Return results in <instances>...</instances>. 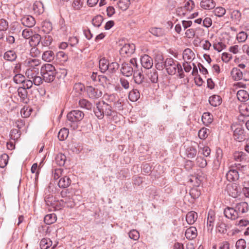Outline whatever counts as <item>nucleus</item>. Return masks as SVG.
<instances>
[{
	"mask_svg": "<svg viewBox=\"0 0 249 249\" xmlns=\"http://www.w3.org/2000/svg\"><path fill=\"white\" fill-rule=\"evenodd\" d=\"M194 52L189 48L184 50L183 53V58L185 61H191L195 58Z\"/></svg>",
	"mask_w": 249,
	"mask_h": 249,
	"instance_id": "24",
	"label": "nucleus"
},
{
	"mask_svg": "<svg viewBox=\"0 0 249 249\" xmlns=\"http://www.w3.org/2000/svg\"><path fill=\"white\" fill-rule=\"evenodd\" d=\"M94 112L95 116L99 119H102L105 115L107 116L112 115L111 107L104 101H99L96 104Z\"/></svg>",
	"mask_w": 249,
	"mask_h": 249,
	"instance_id": "2",
	"label": "nucleus"
},
{
	"mask_svg": "<svg viewBox=\"0 0 249 249\" xmlns=\"http://www.w3.org/2000/svg\"><path fill=\"white\" fill-rule=\"evenodd\" d=\"M25 77L21 74H16L13 77V81L18 84H23L25 82Z\"/></svg>",
	"mask_w": 249,
	"mask_h": 249,
	"instance_id": "46",
	"label": "nucleus"
},
{
	"mask_svg": "<svg viewBox=\"0 0 249 249\" xmlns=\"http://www.w3.org/2000/svg\"><path fill=\"white\" fill-rule=\"evenodd\" d=\"M121 71L122 74L126 77L131 76L134 72L133 68L130 63H123L122 65Z\"/></svg>",
	"mask_w": 249,
	"mask_h": 249,
	"instance_id": "7",
	"label": "nucleus"
},
{
	"mask_svg": "<svg viewBox=\"0 0 249 249\" xmlns=\"http://www.w3.org/2000/svg\"><path fill=\"white\" fill-rule=\"evenodd\" d=\"M237 97L241 102H246L249 99V94L245 90H239L237 93Z\"/></svg>",
	"mask_w": 249,
	"mask_h": 249,
	"instance_id": "23",
	"label": "nucleus"
},
{
	"mask_svg": "<svg viewBox=\"0 0 249 249\" xmlns=\"http://www.w3.org/2000/svg\"><path fill=\"white\" fill-rule=\"evenodd\" d=\"M208 131H209V130L205 128H203L201 129L198 131V136L201 139H205L208 136Z\"/></svg>",
	"mask_w": 249,
	"mask_h": 249,
	"instance_id": "62",
	"label": "nucleus"
},
{
	"mask_svg": "<svg viewBox=\"0 0 249 249\" xmlns=\"http://www.w3.org/2000/svg\"><path fill=\"white\" fill-rule=\"evenodd\" d=\"M69 130L66 128H63L60 129L58 134V138L60 141H64L68 136Z\"/></svg>",
	"mask_w": 249,
	"mask_h": 249,
	"instance_id": "41",
	"label": "nucleus"
},
{
	"mask_svg": "<svg viewBox=\"0 0 249 249\" xmlns=\"http://www.w3.org/2000/svg\"><path fill=\"white\" fill-rule=\"evenodd\" d=\"M196 161V164L201 168L205 167L207 164L206 160L201 157H198Z\"/></svg>",
	"mask_w": 249,
	"mask_h": 249,
	"instance_id": "54",
	"label": "nucleus"
},
{
	"mask_svg": "<svg viewBox=\"0 0 249 249\" xmlns=\"http://www.w3.org/2000/svg\"><path fill=\"white\" fill-rule=\"evenodd\" d=\"M209 101L212 106L217 107L221 103V98L219 96L214 95L209 98Z\"/></svg>",
	"mask_w": 249,
	"mask_h": 249,
	"instance_id": "29",
	"label": "nucleus"
},
{
	"mask_svg": "<svg viewBox=\"0 0 249 249\" xmlns=\"http://www.w3.org/2000/svg\"><path fill=\"white\" fill-rule=\"evenodd\" d=\"M119 67V65L117 62L108 63V69L107 70L110 72H115Z\"/></svg>",
	"mask_w": 249,
	"mask_h": 249,
	"instance_id": "58",
	"label": "nucleus"
},
{
	"mask_svg": "<svg viewBox=\"0 0 249 249\" xmlns=\"http://www.w3.org/2000/svg\"><path fill=\"white\" fill-rule=\"evenodd\" d=\"M234 159L237 161H241L245 159V154L242 152H235L233 154Z\"/></svg>",
	"mask_w": 249,
	"mask_h": 249,
	"instance_id": "56",
	"label": "nucleus"
},
{
	"mask_svg": "<svg viewBox=\"0 0 249 249\" xmlns=\"http://www.w3.org/2000/svg\"><path fill=\"white\" fill-rule=\"evenodd\" d=\"M55 160L58 165L59 166H63L66 161V157L63 154H58L55 158Z\"/></svg>",
	"mask_w": 249,
	"mask_h": 249,
	"instance_id": "43",
	"label": "nucleus"
},
{
	"mask_svg": "<svg viewBox=\"0 0 249 249\" xmlns=\"http://www.w3.org/2000/svg\"><path fill=\"white\" fill-rule=\"evenodd\" d=\"M197 235V230L195 227H190L185 231V235L189 240L195 239Z\"/></svg>",
	"mask_w": 249,
	"mask_h": 249,
	"instance_id": "14",
	"label": "nucleus"
},
{
	"mask_svg": "<svg viewBox=\"0 0 249 249\" xmlns=\"http://www.w3.org/2000/svg\"><path fill=\"white\" fill-rule=\"evenodd\" d=\"M18 95L20 97L21 100L24 103H28L29 99L27 97V91L25 88H19L18 89Z\"/></svg>",
	"mask_w": 249,
	"mask_h": 249,
	"instance_id": "20",
	"label": "nucleus"
},
{
	"mask_svg": "<svg viewBox=\"0 0 249 249\" xmlns=\"http://www.w3.org/2000/svg\"><path fill=\"white\" fill-rule=\"evenodd\" d=\"M53 38L51 36L45 35L41 41V44L43 46H49L52 43Z\"/></svg>",
	"mask_w": 249,
	"mask_h": 249,
	"instance_id": "48",
	"label": "nucleus"
},
{
	"mask_svg": "<svg viewBox=\"0 0 249 249\" xmlns=\"http://www.w3.org/2000/svg\"><path fill=\"white\" fill-rule=\"evenodd\" d=\"M32 109L27 107H24L20 111L21 116L23 118H27L31 115Z\"/></svg>",
	"mask_w": 249,
	"mask_h": 249,
	"instance_id": "50",
	"label": "nucleus"
},
{
	"mask_svg": "<svg viewBox=\"0 0 249 249\" xmlns=\"http://www.w3.org/2000/svg\"><path fill=\"white\" fill-rule=\"evenodd\" d=\"M164 66L169 74L174 75L178 71L180 78L184 77L185 75L181 65L172 58H168L165 60Z\"/></svg>",
	"mask_w": 249,
	"mask_h": 249,
	"instance_id": "1",
	"label": "nucleus"
},
{
	"mask_svg": "<svg viewBox=\"0 0 249 249\" xmlns=\"http://www.w3.org/2000/svg\"><path fill=\"white\" fill-rule=\"evenodd\" d=\"M62 204H65V205L68 208H72L75 205L74 198L73 196H69L68 197H65L62 199V202H61Z\"/></svg>",
	"mask_w": 249,
	"mask_h": 249,
	"instance_id": "25",
	"label": "nucleus"
},
{
	"mask_svg": "<svg viewBox=\"0 0 249 249\" xmlns=\"http://www.w3.org/2000/svg\"><path fill=\"white\" fill-rule=\"evenodd\" d=\"M195 7L194 1L190 0L187 1L183 7H179L177 9V12L180 13L181 10H186L187 11H191Z\"/></svg>",
	"mask_w": 249,
	"mask_h": 249,
	"instance_id": "28",
	"label": "nucleus"
},
{
	"mask_svg": "<svg viewBox=\"0 0 249 249\" xmlns=\"http://www.w3.org/2000/svg\"><path fill=\"white\" fill-rule=\"evenodd\" d=\"M23 25L28 28H31L36 24V20L35 18L30 15L24 16L20 19Z\"/></svg>",
	"mask_w": 249,
	"mask_h": 249,
	"instance_id": "9",
	"label": "nucleus"
},
{
	"mask_svg": "<svg viewBox=\"0 0 249 249\" xmlns=\"http://www.w3.org/2000/svg\"><path fill=\"white\" fill-rule=\"evenodd\" d=\"M241 17V14L238 10H234L231 13V18L232 19L239 21Z\"/></svg>",
	"mask_w": 249,
	"mask_h": 249,
	"instance_id": "59",
	"label": "nucleus"
},
{
	"mask_svg": "<svg viewBox=\"0 0 249 249\" xmlns=\"http://www.w3.org/2000/svg\"><path fill=\"white\" fill-rule=\"evenodd\" d=\"M16 58V53L14 51L12 50L6 52L4 54V58L8 61H14Z\"/></svg>",
	"mask_w": 249,
	"mask_h": 249,
	"instance_id": "37",
	"label": "nucleus"
},
{
	"mask_svg": "<svg viewBox=\"0 0 249 249\" xmlns=\"http://www.w3.org/2000/svg\"><path fill=\"white\" fill-rule=\"evenodd\" d=\"M246 246V242L245 240L241 239L238 240L236 243L237 249H245Z\"/></svg>",
	"mask_w": 249,
	"mask_h": 249,
	"instance_id": "63",
	"label": "nucleus"
},
{
	"mask_svg": "<svg viewBox=\"0 0 249 249\" xmlns=\"http://www.w3.org/2000/svg\"><path fill=\"white\" fill-rule=\"evenodd\" d=\"M103 18L101 15L95 16L92 20V24L97 27H99L103 21Z\"/></svg>",
	"mask_w": 249,
	"mask_h": 249,
	"instance_id": "45",
	"label": "nucleus"
},
{
	"mask_svg": "<svg viewBox=\"0 0 249 249\" xmlns=\"http://www.w3.org/2000/svg\"><path fill=\"white\" fill-rule=\"evenodd\" d=\"M231 74L235 80H239L243 77L242 72L236 68H234L232 70Z\"/></svg>",
	"mask_w": 249,
	"mask_h": 249,
	"instance_id": "36",
	"label": "nucleus"
},
{
	"mask_svg": "<svg viewBox=\"0 0 249 249\" xmlns=\"http://www.w3.org/2000/svg\"><path fill=\"white\" fill-rule=\"evenodd\" d=\"M155 61L157 62L156 64V67L157 69L162 70L163 68H165L164 62H163V57L162 55H158L155 59Z\"/></svg>",
	"mask_w": 249,
	"mask_h": 249,
	"instance_id": "32",
	"label": "nucleus"
},
{
	"mask_svg": "<svg viewBox=\"0 0 249 249\" xmlns=\"http://www.w3.org/2000/svg\"><path fill=\"white\" fill-rule=\"evenodd\" d=\"M87 92L89 97L92 99H98L101 97L103 94L102 91L96 88L91 86L87 88Z\"/></svg>",
	"mask_w": 249,
	"mask_h": 249,
	"instance_id": "6",
	"label": "nucleus"
},
{
	"mask_svg": "<svg viewBox=\"0 0 249 249\" xmlns=\"http://www.w3.org/2000/svg\"><path fill=\"white\" fill-rule=\"evenodd\" d=\"M40 73L43 79L46 82H51L53 81L56 74L54 67L51 64L43 65L40 69Z\"/></svg>",
	"mask_w": 249,
	"mask_h": 249,
	"instance_id": "3",
	"label": "nucleus"
},
{
	"mask_svg": "<svg viewBox=\"0 0 249 249\" xmlns=\"http://www.w3.org/2000/svg\"><path fill=\"white\" fill-rule=\"evenodd\" d=\"M129 237L134 240H138L140 238V234L136 230H132L128 233Z\"/></svg>",
	"mask_w": 249,
	"mask_h": 249,
	"instance_id": "51",
	"label": "nucleus"
},
{
	"mask_svg": "<svg viewBox=\"0 0 249 249\" xmlns=\"http://www.w3.org/2000/svg\"><path fill=\"white\" fill-rule=\"evenodd\" d=\"M83 4L82 0H74L72 3V7L74 10H79L83 6Z\"/></svg>",
	"mask_w": 249,
	"mask_h": 249,
	"instance_id": "61",
	"label": "nucleus"
},
{
	"mask_svg": "<svg viewBox=\"0 0 249 249\" xmlns=\"http://www.w3.org/2000/svg\"><path fill=\"white\" fill-rule=\"evenodd\" d=\"M108 61L105 58L101 59L99 62L100 71L102 72H106L108 69Z\"/></svg>",
	"mask_w": 249,
	"mask_h": 249,
	"instance_id": "33",
	"label": "nucleus"
},
{
	"mask_svg": "<svg viewBox=\"0 0 249 249\" xmlns=\"http://www.w3.org/2000/svg\"><path fill=\"white\" fill-rule=\"evenodd\" d=\"M231 129L233 131V137L235 140L240 142L244 139V130L242 127L238 124H232L231 126Z\"/></svg>",
	"mask_w": 249,
	"mask_h": 249,
	"instance_id": "5",
	"label": "nucleus"
},
{
	"mask_svg": "<svg viewBox=\"0 0 249 249\" xmlns=\"http://www.w3.org/2000/svg\"><path fill=\"white\" fill-rule=\"evenodd\" d=\"M135 46L134 44H125L120 49V53L122 55H130L134 53Z\"/></svg>",
	"mask_w": 249,
	"mask_h": 249,
	"instance_id": "10",
	"label": "nucleus"
},
{
	"mask_svg": "<svg viewBox=\"0 0 249 249\" xmlns=\"http://www.w3.org/2000/svg\"><path fill=\"white\" fill-rule=\"evenodd\" d=\"M202 179L203 177L201 176H192L189 181L190 182L193 183L194 185L198 186L202 181Z\"/></svg>",
	"mask_w": 249,
	"mask_h": 249,
	"instance_id": "40",
	"label": "nucleus"
},
{
	"mask_svg": "<svg viewBox=\"0 0 249 249\" xmlns=\"http://www.w3.org/2000/svg\"><path fill=\"white\" fill-rule=\"evenodd\" d=\"M130 4L129 0H119L117 2L118 8L123 11L127 9Z\"/></svg>",
	"mask_w": 249,
	"mask_h": 249,
	"instance_id": "34",
	"label": "nucleus"
},
{
	"mask_svg": "<svg viewBox=\"0 0 249 249\" xmlns=\"http://www.w3.org/2000/svg\"><path fill=\"white\" fill-rule=\"evenodd\" d=\"M197 218V213L194 211H191L187 213L186 216L187 222L192 225L195 223Z\"/></svg>",
	"mask_w": 249,
	"mask_h": 249,
	"instance_id": "19",
	"label": "nucleus"
},
{
	"mask_svg": "<svg viewBox=\"0 0 249 249\" xmlns=\"http://www.w3.org/2000/svg\"><path fill=\"white\" fill-rule=\"evenodd\" d=\"M129 99L132 102L137 101L140 97V94L137 89H133L129 92L128 95Z\"/></svg>",
	"mask_w": 249,
	"mask_h": 249,
	"instance_id": "30",
	"label": "nucleus"
},
{
	"mask_svg": "<svg viewBox=\"0 0 249 249\" xmlns=\"http://www.w3.org/2000/svg\"><path fill=\"white\" fill-rule=\"evenodd\" d=\"M33 34L31 29H26L22 31V35L23 37L26 39H30Z\"/></svg>",
	"mask_w": 249,
	"mask_h": 249,
	"instance_id": "60",
	"label": "nucleus"
},
{
	"mask_svg": "<svg viewBox=\"0 0 249 249\" xmlns=\"http://www.w3.org/2000/svg\"><path fill=\"white\" fill-rule=\"evenodd\" d=\"M141 62L142 66L146 69L151 68L153 65L152 58L147 54H144L141 57Z\"/></svg>",
	"mask_w": 249,
	"mask_h": 249,
	"instance_id": "11",
	"label": "nucleus"
},
{
	"mask_svg": "<svg viewBox=\"0 0 249 249\" xmlns=\"http://www.w3.org/2000/svg\"><path fill=\"white\" fill-rule=\"evenodd\" d=\"M197 153L196 148L193 146H188L185 150V155L188 158H193L196 157Z\"/></svg>",
	"mask_w": 249,
	"mask_h": 249,
	"instance_id": "26",
	"label": "nucleus"
},
{
	"mask_svg": "<svg viewBox=\"0 0 249 249\" xmlns=\"http://www.w3.org/2000/svg\"><path fill=\"white\" fill-rule=\"evenodd\" d=\"M234 208L240 217L241 214L248 212L249 206L246 202H241L236 204Z\"/></svg>",
	"mask_w": 249,
	"mask_h": 249,
	"instance_id": "12",
	"label": "nucleus"
},
{
	"mask_svg": "<svg viewBox=\"0 0 249 249\" xmlns=\"http://www.w3.org/2000/svg\"><path fill=\"white\" fill-rule=\"evenodd\" d=\"M71 183V180L69 177L64 176L61 178L58 183L60 188H66L69 186Z\"/></svg>",
	"mask_w": 249,
	"mask_h": 249,
	"instance_id": "21",
	"label": "nucleus"
},
{
	"mask_svg": "<svg viewBox=\"0 0 249 249\" xmlns=\"http://www.w3.org/2000/svg\"><path fill=\"white\" fill-rule=\"evenodd\" d=\"M214 13L215 16L221 17L225 14L226 10L223 7H218L214 9Z\"/></svg>",
	"mask_w": 249,
	"mask_h": 249,
	"instance_id": "55",
	"label": "nucleus"
},
{
	"mask_svg": "<svg viewBox=\"0 0 249 249\" xmlns=\"http://www.w3.org/2000/svg\"><path fill=\"white\" fill-rule=\"evenodd\" d=\"M40 60L36 58H29L26 61V64L30 67L35 68L40 64Z\"/></svg>",
	"mask_w": 249,
	"mask_h": 249,
	"instance_id": "38",
	"label": "nucleus"
},
{
	"mask_svg": "<svg viewBox=\"0 0 249 249\" xmlns=\"http://www.w3.org/2000/svg\"><path fill=\"white\" fill-rule=\"evenodd\" d=\"M200 5L201 7L204 9L210 10L215 7V3L213 0H202Z\"/></svg>",
	"mask_w": 249,
	"mask_h": 249,
	"instance_id": "15",
	"label": "nucleus"
},
{
	"mask_svg": "<svg viewBox=\"0 0 249 249\" xmlns=\"http://www.w3.org/2000/svg\"><path fill=\"white\" fill-rule=\"evenodd\" d=\"M148 78L150 80L152 83H156L158 81V74L156 70L150 71L147 74Z\"/></svg>",
	"mask_w": 249,
	"mask_h": 249,
	"instance_id": "35",
	"label": "nucleus"
},
{
	"mask_svg": "<svg viewBox=\"0 0 249 249\" xmlns=\"http://www.w3.org/2000/svg\"><path fill=\"white\" fill-rule=\"evenodd\" d=\"M227 179L230 181L236 180L239 178V174L236 169H230L226 174Z\"/></svg>",
	"mask_w": 249,
	"mask_h": 249,
	"instance_id": "18",
	"label": "nucleus"
},
{
	"mask_svg": "<svg viewBox=\"0 0 249 249\" xmlns=\"http://www.w3.org/2000/svg\"><path fill=\"white\" fill-rule=\"evenodd\" d=\"M20 136V133L18 129H13L11 130L10 134V137L11 140L15 142L16 140H18Z\"/></svg>",
	"mask_w": 249,
	"mask_h": 249,
	"instance_id": "49",
	"label": "nucleus"
},
{
	"mask_svg": "<svg viewBox=\"0 0 249 249\" xmlns=\"http://www.w3.org/2000/svg\"><path fill=\"white\" fill-rule=\"evenodd\" d=\"M52 242L50 239L43 238L40 242L41 249H47L52 246Z\"/></svg>",
	"mask_w": 249,
	"mask_h": 249,
	"instance_id": "42",
	"label": "nucleus"
},
{
	"mask_svg": "<svg viewBox=\"0 0 249 249\" xmlns=\"http://www.w3.org/2000/svg\"><path fill=\"white\" fill-rule=\"evenodd\" d=\"M41 37L40 35L37 34H33L32 37L30 38V44L31 45H39L41 40Z\"/></svg>",
	"mask_w": 249,
	"mask_h": 249,
	"instance_id": "39",
	"label": "nucleus"
},
{
	"mask_svg": "<svg viewBox=\"0 0 249 249\" xmlns=\"http://www.w3.org/2000/svg\"><path fill=\"white\" fill-rule=\"evenodd\" d=\"M79 105L82 108L88 110H91L92 107V104L86 99L80 100L79 102Z\"/></svg>",
	"mask_w": 249,
	"mask_h": 249,
	"instance_id": "44",
	"label": "nucleus"
},
{
	"mask_svg": "<svg viewBox=\"0 0 249 249\" xmlns=\"http://www.w3.org/2000/svg\"><path fill=\"white\" fill-rule=\"evenodd\" d=\"M133 79L136 84L138 85L142 84L144 81V76L142 72L137 71L133 73Z\"/></svg>",
	"mask_w": 249,
	"mask_h": 249,
	"instance_id": "17",
	"label": "nucleus"
},
{
	"mask_svg": "<svg viewBox=\"0 0 249 249\" xmlns=\"http://www.w3.org/2000/svg\"><path fill=\"white\" fill-rule=\"evenodd\" d=\"M224 213L227 218L231 220H235L239 217L238 213L236 211L234 207H226L224 210Z\"/></svg>",
	"mask_w": 249,
	"mask_h": 249,
	"instance_id": "8",
	"label": "nucleus"
},
{
	"mask_svg": "<svg viewBox=\"0 0 249 249\" xmlns=\"http://www.w3.org/2000/svg\"><path fill=\"white\" fill-rule=\"evenodd\" d=\"M240 111L242 115L249 116V106L244 105L240 107Z\"/></svg>",
	"mask_w": 249,
	"mask_h": 249,
	"instance_id": "57",
	"label": "nucleus"
},
{
	"mask_svg": "<svg viewBox=\"0 0 249 249\" xmlns=\"http://www.w3.org/2000/svg\"><path fill=\"white\" fill-rule=\"evenodd\" d=\"M67 119L71 122H78L81 121L84 117V113L79 110H73L68 113Z\"/></svg>",
	"mask_w": 249,
	"mask_h": 249,
	"instance_id": "4",
	"label": "nucleus"
},
{
	"mask_svg": "<svg viewBox=\"0 0 249 249\" xmlns=\"http://www.w3.org/2000/svg\"><path fill=\"white\" fill-rule=\"evenodd\" d=\"M8 22L5 19H0V31H5L8 28Z\"/></svg>",
	"mask_w": 249,
	"mask_h": 249,
	"instance_id": "53",
	"label": "nucleus"
},
{
	"mask_svg": "<svg viewBox=\"0 0 249 249\" xmlns=\"http://www.w3.org/2000/svg\"><path fill=\"white\" fill-rule=\"evenodd\" d=\"M201 120L203 124L207 126L213 122V115L209 112H204L202 116Z\"/></svg>",
	"mask_w": 249,
	"mask_h": 249,
	"instance_id": "27",
	"label": "nucleus"
},
{
	"mask_svg": "<svg viewBox=\"0 0 249 249\" xmlns=\"http://www.w3.org/2000/svg\"><path fill=\"white\" fill-rule=\"evenodd\" d=\"M247 35L244 32H241L237 35V39L239 42H244L247 38Z\"/></svg>",
	"mask_w": 249,
	"mask_h": 249,
	"instance_id": "64",
	"label": "nucleus"
},
{
	"mask_svg": "<svg viewBox=\"0 0 249 249\" xmlns=\"http://www.w3.org/2000/svg\"><path fill=\"white\" fill-rule=\"evenodd\" d=\"M227 189L229 195L233 197H237L239 195L240 191L235 184L228 185Z\"/></svg>",
	"mask_w": 249,
	"mask_h": 249,
	"instance_id": "13",
	"label": "nucleus"
},
{
	"mask_svg": "<svg viewBox=\"0 0 249 249\" xmlns=\"http://www.w3.org/2000/svg\"><path fill=\"white\" fill-rule=\"evenodd\" d=\"M150 32L152 34L156 36H161L164 34L163 30L161 28H151Z\"/></svg>",
	"mask_w": 249,
	"mask_h": 249,
	"instance_id": "52",
	"label": "nucleus"
},
{
	"mask_svg": "<svg viewBox=\"0 0 249 249\" xmlns=\"http://www.w3.org/2000/svg\"><path fill=\"white\" fill-rule=\"evenodd\" d=\"M54 53L51 50L44 52L42 55L43 60L46 62H51L54 58Z\"/></svg>",
	"mask_w": 249,
	"mask_h": 249,
	"instance_id": "22",
	"label": "nucleus"
},
{
	"mask_svg": "<svg viewBox=\"0 0 249 249\" xmlns=\"http://www.w3.org/2000/svg\"><path fill=\"white\" fill-rule=\"evenodd\" d=\"M9 156L6 154H3L0 157V167L4 168L8 163Z\"/></svg>",
	"mask_w": 249,
	"mask_h": 249,
	"instance_id": "47",
	"label": "nucleus"
},
{
	"mask_svg": "<svg viewBox=\"0 0 249 249\" xmlns=\"http://www.w3.org/2000/svg\"><path fill=\"white\" fill-rule=\"evenodd\" d=\"M215 220L214 214L213 211H210L208 214L207 226L208 231H212L214 226Z\"/></svg>",
	"mask_w": 249,
	"mask_h": 249,
	"instance_id": "16",
	"label": "nucleus"
},
{
	"mask_svg": "<svg viewBox=\"0 0 249 249\" xmlns=\"http://www.w3.org/2000/svg\"><path fill=\"white\" fill-rule=\"evenodd\" d=\"M57 219L56 215L55 213L48 214L45 215L44 218V222L48 225L52 224L54 223Z\"/></svg>",
	"mask_w": 249,
	"mask_h": 249,
	"instance_id": "31",
	"label": "nucleus"
}]
</instances>
